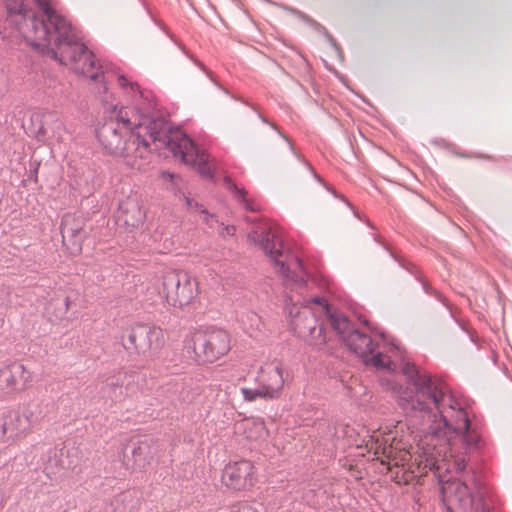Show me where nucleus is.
I'll return each mask as SVG.
<instances>
[{
	"label": "nucleus",
	"mask_w": 512,
	"mask_h": 512,
	"mask_svg": "<svg viewBox=\"0 0 512 512\" xmlns=\"http://www.w3.org/2000/svg\"><path fill=\"white\" fill-rule=\"evenodd\" d=\"M400 369L407 384L383 378L382 388L391 393L413 425L420 426L432 441L436 439L448 445L456 470L463 472L467 454L481 446V437L472 427L467 412L441 379L409 361H402Z\"/></svg>",
	"instance_id": "1"
},
{
	"label": "nucleus",
	"mask_w": 512,
	"mask_h": 512,
	"mask_svg": "<svg viewBox=\"0 0 512 512\" xmlns=\"http://www.w3.org/2000/svg\"><path fill=\"white\" fill-rule=\"evenodd\" d=\"M135 131L141 134L153 143H160L168 148L174 157L195 167L204 177H212V171L209 165V155L200 150L195 142L186 134L180 131L173 132L169 123L163 117L152 119L144 118L137 124H133Z\"/></svg>",
	"instance_id": "2"
},
{
	"label": "nucleus",
	"mask_w": 512,
	"mask_h": 512,
	"mask_svg": "<svg viewBox=\"0 0 512 512\" xmlns=\"http://www.w3.org/2000/svg\"><path fill=\"white\" fill-rule=\"evenodd\" d=\"M96 137L105 152L114 156L142 157L140 149L145 151L150 145L140 131L134 130L133 123L122 111H113L96 129Z\"/></svg>",
	"instance_id": "3"
},
{
	"label": "nucleus",
	"mask_w": 512,
	"mask_h": 512,
	"mask_svg": "<svg viewBox=\"0 0 512 512\" xmlns=\"http://www.w3.org/2000/svg\"><path fill=\"white\" fill-rule=\"evenodd\" d=\"M444 500L471 512H495V497L473 473L466 480L452 479L441 486Z\"/></svg>",
	"instance_id": "4"
},
{
	"label": "nucleus",
	"mask_w": 512,
	"mask_h": 512,
	"mask_svg": "<svg viewBox=\"0 0 512 512\" xmlns=\"http://www.w3.org/2000/svg\"><path fill=\"white\" fill-rule=\"evenodd\" d=\"M331 327L341 337L345 345L366 365L393 369V362L389 357L377 350L378 343H375L366 333L355 329L345 315L331 316Z\"/></svg>",
	"instance_id": "5"
},
{
	"label": "nucleus",
	"mask_w": 512,
	"mask_h": 512,
	"mask_svg": "<svg viewBox=\"0 0 512 512\" xmlns=\"http://www.w3.org/2000/svg\"><path fill=\"white\" fill-rule=\"evenodd\" d=\"M184 349L194 361L214 362L231 349V338L223 328L208 326L190 332L184 339Z\"/></svg>",
	"instance_id": "6"
},
{
	"label": "nucleus",
	"mask_w": 512,
	"mask_h": 512,
	"mask_svg": "<svg viewBox=\"0 0 512 512\" xmlns=\"http://www.w3.org/2000/svg\"><path fill=\"white\" fill-rule=\"evenodd\" d=\"M122 345L128 352L153 356L165 344L163 330L149 324H136L121 337Z\"/></svg>",
	"instance_id": "7"
},
{
	"label": "nucleus",
	"mask_w": 512,
	"mask_h": 512,
	"mask_svg": "<svg viewBox=\"0 0 512 512\" xmlns=\"http://www.w3.org/2000/svg\"><path fill=\"white\" fill-rule=\"evenodd\" d=\"M163 296L174 307L190 304L198 294V283L188 272L169 270L162 276Z\"/></svg>",
	"instance_id": "8"
},
{
	"label": "nucleus",
	"mask_w": 512,
	"mask_h": 512,
	"mask_svg": "<svg viewBox=\"0 0 512 512\" xmlns=\"http://www.w3.org/2000/svg\"><path fill=\"white\" fill-rule=\"evenodd\" d=\"M285 309L290 318V329L300 338L311 336L315 341V346H321L326 343V337L322 335L323 327L319 325L316 312L309 306L298 307L291 296L285 300Z\"/></svg>",
	"instance_id": "9"
},
{
	"label": "nucleus",
	"mask_w": 512,
	"mask_h": 512,
	"mask_svg": "<svg viewBox=\"0 0 512 512\" xmlns=\"http://www.w3.org/2000/svg\"><path fill=\"white\" fill-rule=\"evenodd\" d=\"M249 239L258 244L265 254L278 268V271L286 278H290V263L292 257L284 244L276 238L270 229H254L249 233Z\"/></svg>",
	"instance_id": "10"
},
{
	"label": "nucleus",
	"mask_w": 512,
	"mask_h": 512,
	"mask_svg": "<svg viewBox=\"0 0 512 512\" xmlns=\"http://www.w3.org/2000/svg\"><path fill=\"white\" fill-rule=\"evenodd\" d=\"M161 451L162 445L147 436L131 440L122 449L124 459H129L131 455L133 465L139 469L145 468L153 461H159Z\"/></svg>",
	"instance_id": "11"
},
{
	"label": "nucleus",
	"mask_w": 512,
	"mask_h": 512,
	"mask_svg": "<svg viewBox=\"0 0 512 512\" xmlns=\"http://www.w3.org/2000/svg\"><path fill=\"white\" fill-rule=\"evenodd\" d=\"M253 465L248 460L229 463L222 472V482L233 490L246 489L253 485Z\"/></svg>",
	"instance_id": "12"
},
{
	"label": "nucleus",
	"mask_w": 512,
	"mask_h": 512,
	"mask_svg": "<svg viewBox=\"0 0 512 512\" xmlns=\"http://www.w3.org/2000/svg\"><path fill=\"white\" fill-rule=\"evenodd\" d=\"M30 373L22 363L8 361L0 365V390H18L25 387Z\"/></svg>",
	"instance_id": "13"
},
{
	"label": "nucleus",
	"mask_w": 512,
	"mask_h": 512,
	"mask_svg": "<svg viewBox=\"0 0 512 512\" xmlns=\"http://www.w3.org/2000/svg\"><path fill=\"white\" fill-rule=\"evenodd\" d=\"M145 212L136 197H128L119 203L116 213L118 225L127 229L138 228L144 223Z\"/></svg>",
	"instance_id": "14"
},
{
	"label": "nucleus",
	"mask_w": 512,
	"mask_h": 512,
	"mask_svg": "<svg viewBox=\"0 0 512 512\" xmlns=\"http://www.w3.org/2000/svg\"><path fill=\"white\" fill-rule=\"evenodd\" d=\"M61 235L63 243L68 246L72 253L81 252L86 232L80 221H76L72 216H65L61 224Z\"/></svg>",
	"instance_id": "15"
},
{
	"label": "nucleus",
	"mask_w": 512,
	"mask_h": 512,
	"mask_svg": "<svg viewBox=\"0 0 512 512\" xmlns=\"http://www.w3.org/2000/svg\"><path fill=\"white\" fill-rule=\"evenodd\" d=\"M40 416L35 414L31 407L19 412H11L3 423L4 433H10L11 436H18L27 431L31 425L38 422Z\"/></svg>",
	"instance_id": "16"
},
{
	"label": "nucleus",
	"mask_w": 512,
	"mask_h": 512,
	"mask_svg": "<svg viewBox=\"0 0 512 512\" xmlns=\"http://www.w3.org/2000/svg\"><path fill=\"white\" fill-rule=\"evenodd\" d=\"M256 380L261 382L273 399L280 396L285 383L283 369L280 364L262 368Z\"/></svg>",
	"instance_id": "17"
},
{
	"label": "nucleus",
	"mask_w": 512,
	"mask_h": 512,
	"mask_svg": "<svg viewBox=\"0 0 512 512\" xmlns=\"http://www.w3.org/2000/svg\"><path fill=\"white\" fill-rule=\"evenodd\" d=\"M298 303V307H306L309 306L313 311L316 312V316L320 314H324L329 323L331 324V316L334 315H344L341 312L332 311L327 301L320 296H314L311 298L303 299L302 302L296 301Z\"/></svg>",
	"instance_id": "18"
},
{
	"label": "nucleus",
	"mask_w": 512,
	"mask_h": 512,
	"mask_svg": "<svg viewBox=\"0 0 512 512\" xmlns=\"http://www.w3.org/2000/svg\"><path fill=\"white\" fill-rule=\"evenodd\" d=\"M180 199H183L185 201L186 206L191 210L199 211L201 214L204 215V221L210 228H214L215 224H218V220L213 214H210L207 209L203 208L202 204L197 202L196 200L190 198L185 193H182L179 191L178 194Z\"/></svg>",
	"instance_id": "19"
},
{
	"label": "nucleus",
	"mask_w": 512,
	"mask_h": 512,
	"mask_svg": "<svg viewBox=\"0 0 512 512\" xmlns=\"http://www.w3.org/2000/svg\"><path fill=\"white\" fill-rule=\"evenodd\" d=\"M258 382V386L256 388H247L241 387L240 392L247 402H254L257 399L270 400L273 399L271 394L267 392V390L263 387L260 381Z\"/></svg>",
	"instance_id": "20"
},
{
	"label": "nucleus",
	"mask_w": 512,
	"mask_h": 512,
	"mask_svg": "<svg viewBox=\"0 0 512 512\" xmlns=\"http://www.w3.org/2000/svg\"><path fill=\"white\" fill-rule=\"evenodd\" d=\"M224 185L226 189L233 194V196L244 206L246 210L254 211V208L245 197L246 191L243 188H239L230 177L224 178Z\"/></svg>",
	"instance_id": "21"
},
{
	"label": "nucleus",
	"mask_w": 512,
	"mask_h": 512,
	"mask_svg": "<svg viewBox=\"0 0 512 512\" xmlns=\"http://www.w3.org/2000/svg\"><path fill=\"white\" fill-rule=\"evenodd\" d=\"M119 379L120 377H113L111 378L106 386L103 388V396L110 398L112 401H120L123 390L122 386H119Z\"/></svg>",
	"instance_id": "22"
},
{
	"label": "nucleus",
	"mask_w": 512,
	"mask_h": 512,
	"mask_svg": "<svg viewBox=\"0 0 512 512\" xmlns=\"http://www.w3.org/2000/svg\"><path fill=\"white\" fill-rule=\"evenodd\" d=\"M119 86L127 93L130 94L132 99L142 96V91L137 82H132L124 75H118Z\"/></svg>",
	"instance_id": "23"
},
{
	"label": "nucleus",
	"mask_w": 512,
	"mask_h": 512,
	"mask_svg": "<svg viewBox=\"0 0 512 512\" xmlns=\"http://www.w3.org/2000/svg\"><path fill=\"white\" fill-rule=\"evenodd\" d=\"M441 454V451H435V447L433 448V451H430V449L424 450V462L425 467L432 469H440L439 466V456Z\"/></svg>",
	"instance_id": "24"
},
{
	"label": "nucleus",
	"mask_w": 512,
	"mask_h": 512,
	"mask_svg": "<svg viewBox=\"0 0 512 512\" xmlns=\"http://www.w3.org/2000/svg\"><path fill=\"white\" fill-rule=\"evenodd\" d=\"M53 461H55V463L57 465H59L60 468H62V469H75L76 466H77V462L72 460V459H70V450H66V456L65 457H64V451L60 450V459H59V461L50 459L49 460L50 465L52 464Z\"/></svg>",
	"instance_id": "25"
},
{
	"label": "nucleus",
	"mask_w": 512,
	"mask_h": 512,
	"mask_svg": "<svg viewBox=\"0 0 512 512\" xmlns=\"http://www.w3.org/2000/svg\"><path fill=\"white\" fill-rule=\"evenodd\" d=\"M221 225H222V228H221V231L219 232V234L221 236L224 237V236H232V235H234L235 230H236L234 226H232V225H226L225 226L223 224H221Z\"/></svg>",
	"instance_id": "26"
},
{
	"label": "nucleus",
	"mask_w": 512,
	"mask_h": 512,
	"mask_svg": "<svg viewBox=\"0 0 512 512\" xmlns=\"http://www.w3.org/2000/svg\"><path fill=\"white\" fill-rule=\"evenodd\" d=\"M231 512H259L255 507L243 504L239 506L236 510H232Z\"/></svg>",
	"instance_id": "27"
},
{
	"label": "nucleus",
	"mask_w": 512,
	"mask_h": 512,
	"mask_svg": "<svg viewBox=\"0 0 512 512\" xmlns=\"http://www.w3.org/2000/svg\"><path fill=\"white\" fill-rule=\"evenodd\" d=\"M162 176H163L164 178H165V177L170 178V179H171V181H172L173 183L180 179V176L175 175V174H172V173H169V172H164V173H162Z\"/></svg>",
	"instance_id": "28"
},
{
	"label": "nucleus",
	"mask_w": 512,
	"mask_h": 512,
	"mask_svg": "<svg viewBox=\"0 0 512 512\" xmlns=\"http://www.w3.org/2000/svg\"><path fill=\"white\" fill-rule=\"evenodd\" d=\"M305 165L308 167V169L310 170V172L313 174V177L320 183L323 182V180L320 178V176L314 171V169L312 168V166L308 163H305Z\"/></svg>",
	"instance_id": "29"
},
{
	"label": "nucleus",
	"mask_w": 512,
	"mask_h": 512,
	"mask_svg": "<svg viewBox=\"0 0 512 512\" xmlns=\"http://www.w3.org/2000/svg\"><path fill=\"white\" fill-rule=\"evenodd\" d=\"M329 39V42L331 43V45L335 48V50L339 53L340 52V49L339 47L337 46L336 42L334 41V39H332L330 36L328 37Z\"/></svg>",
	"instance_id": "30"
},
{
	"label": "nucleus",
	"mask_w": 512,
	"mask_h": 512,
	"mask_svg": "<svg viewBox=\"0 0 512 512\" xmlns=\"http://www.w3.org/2000/svg\"><path fill=\"white\" fill-rule=\"evenodd\" d=\"M295 264L300 268L302 269L303 268V264H302V261L298 258V257H294L293 258Z\"/></svg>",
	"instance_id": "31"
},
{
	"label": "nucleus",
	"mask_w": 512,
	"mask_h": 512,
	"mask_svg": "<svg viewBox=\"0 0 512 512\" xmlns=\"http://www.w3.org/2000/svg\"><path fill=\"white\" fill-rule=\"evenodd\" d=\"M259 118L262 120L263 123H266V124H269L272 128L276 129V127L274 126V124L272 123H269L264 117H262L261 115H259Z\"/></svg>",
	"instance_id": "32"
},
{
	"label": "nucleus",
	"mask_w": 512,
	"mask_h": 512,
	"mask_svg": "<svg viewBox=\"0 0 512 512\" xmlns=\"http://www.w3.org/2000/svg\"><path fill=\"white\" fill-rule=\"evenodd\" d=\"M422 286H423V289L425 290V292L429 293L427 284L425 282H422Z\"/></svg>",
	"instance_id": "33"
},
{
	"label": "nucleus",
	"mask_w": 512,
	"mask_h": 512,
	"mask_svg": "<svg viewBox=\"0 0 512 512\" xmlns=\"http://www.w3.org/2000/svg\"><path fill=\"white\" fill-rule=\"evenodd\" d=\"M328 191H330L335 197H338L335 191H333L330 187H326Z\"/></svg>",
	"instance_id": "34"
},
{
	"label": "nucleus",
	"mask_w": 512,
	"mask_h": 512,
	"mask_svg": "<svg viewBox=\"0 0 512 512\" xmlns=\"http://www.w3.org/2000/svg\"><path fill=\"white\" fill-rule=\"evenodd\" d=\"M392 345L395 347V349H396L397 351L401 352V348H400V346H399V345H397V344H396V343H394V342L392 343Z\"/></svg>",
	"instance_id": "35"
},
{
	"label": "nucleus",
	"mask_w": 512,
	"mask_h": 512,
	"mask_svg": "<svg viewBox=\"0 0 512 512\" xmlns=\"http://www.w3.org/2000/svg\"><path fill=\"white\" fill-rule=\"evenodd\" d=\"M61 126H62V124H61L60 122H58V123L56 124V127H57V128H60Z\"/></svg>",
	"instance_id": "36"
},
{
	"label": "nucleus",
	"mask_w": 512,
	"mask_h": 512,
	"mask_svg": "<svg viewBox=\"0 0 512 512\" xmlns=\"http://www.w3.org/2000/svg\"><path fill=\"white\" fill-rule=\"evenodd\" d=\"M282 138H284L286 141H288V139L285 137V135H282L280 132H278Z\"/></svg>",
	"instance_id": "37"
},
{
	"label": "nucleus",
	"mask_w": 512,
	"mask_h": 512,
	"mask_svg": "<svg viewBox=\"0 0 512 512\" xmlns=\"http://www.w3.org/2000/svg\"><path fill=\"white\" fill-rule=\"evenodd\" d=\"M342 199L346 202L347 206L351 207V205L348 201H346L344 198H342Z\"/></svg>",
	"instance_id": "38"
},
{
	"label": "nucleus",
	"mask_w": 512,
	"mask_h": 512,
	"mask_svg": "<svg viewBox=\"0 0 512 512\" xmlns=\"http://www.w3.org/2000/svg\"><path fill=\"white\" fill-rule=\"evenodd\" d=\"M290 150L295 154L293 147L290 145Z\"/></svg>",
	"instance_id": "39"
}]
</instances>
